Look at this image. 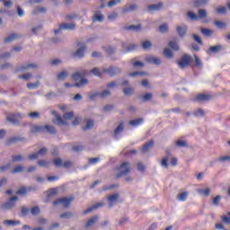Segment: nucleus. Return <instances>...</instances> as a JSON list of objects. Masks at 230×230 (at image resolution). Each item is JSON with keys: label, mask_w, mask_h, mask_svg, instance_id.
Listing matches in <instances>:
<instances>
[{"label": "nucleus", "mask_w": 230, "mask_h": 230, "mask_svg": "<svg viewBox=\"0 0 230 230\" xmlns=\"http://www.w3.org/2000/svg\"><path fill=\"white\" fill-rule=\"evenodd\" d=\"M220 195H217L216 196L214 199H213V204L214 206H218V204H220Z\"/></svg>", "instance_id": "nucleus-61"}, {"label": "nucleus", "mask_w": 230, "mask_h": 230, "mask_svg": "<svg viewBox=\"0 0 230 230\" xmlns=\"http://www.w3.org/2000/svg\"><path fill=\"white\" fill-rule=\"evenodd\" d=\"M31 215H33V217L39 215V213H40V208L39 207H33L31 209Z\"/></svg>", "instance_id": "nucleus-45"}, {"label": "nucleus", "mask_w": 230, "mask_h": 230, "mask_svg": "<svg viewBox=\"0 0 230 230\" xmlns=\"http://www.w3.org/2000/svg\"><path fill=\"white\" fill-rule=\"evenodd\" d=\"M208 49L209 51H211V53H218V51H221V49H223V47L221 45L212 46Z\"/></svg>", "instance_id": "nucleus-30"}, {"label": "nucleus", "mask_w": 230, "mask_h": 230, "mask_svg": "<svg viewBox=\"0 0 230 230\" xmlns=\"http://www.w3.org/2000/svg\"><path fill=\"white\" fill-rule=\"evenodd\" d=\"M143 123V119H137L129 121V125L133 127H137V125H141Z\"/></svg>", "instance_id": "nucleus-35"}, {"label": "nucleus", "mask_w": 230, "mask_h": 230, "mask_svg": "<svg viewBox=\"0 0 230 230\" xmlns=\"http://www.w3.org/2000/svg\"><path fill=\"white\" fill-rule=\"evenodd\" d=\"M188 199V192L184 191L178 195V199L181 202H184Z\"/></svg>", "instance_id": "nucleus-39"}, {"label": "nucleus", "mask_w": 230, "mask_h": 230, "mask_svg": "<svg viewBox=\"0 0 230 230\" xmlns=\"http://www.w3.org/2000/svg\"><path fill=\"white\" fill-rule=\"evenodd\" d=\"M53 123H56L58 125H67V122L64 121V119H62V117H60V115H56V119L53 120Z\"/></svg>", "instance_id": "nucleus-28"}, {"label": "nucleus", "mask_w": 230, "mask_h": 230, "mask_svg": "<svg viewBox=\"0 0 230 230\" xmlns=\"http://www.w3.org/2000/svg\"><path fill=\"white\" fill-rule=\"evenodd\" d=\"M118 17V13H112L108 15L109 21H114Z\"/></svg>", "instance_id": "nucleus-64"}, {"label": "nucleus", "mask_w": 230, "mask_h": 230, "mask_svg": "<svg viewBox=\"0 0 230 230\" xmlns=\"http://www.w3.org/2000/svg\"><path fill=\"white\" fill-rule=\"evenodd\" d=\"M53 164L57 167V168H71V166H73V162L71 161H62V158H55L53 160Z\"/></svg>", "instance_id": "nucleus-6"}, {"label": "nucleus", "mask_w": 230, "mask_h": 230, "mask_svg": "<svg viewBox=\"0 0 230 230\" xmlns=\"http://www.w3.org/2000/svg\"><path fill=\"white\" fill-rule=\"evenodd\" d=\"M22 170H24V167L18 165L12 171V173H19L22 172Z\"/></svg>", "instance_id": "nucleus-56"}, {"label": "nucleus", "mask_w": 230, "mask_h": 230, "mask_svg": "<svg viewBox=\"0 0 230 230\" xmlns=\"http://www.w3.org/2000/svg\"><path fill=\"white\" fill-rule=\"evenodd\" d=\"M137 10V5L136 4H131V5H128V6H126L123 10L124 13H128V12H134Z\"/></svg>", "instance_id": "nucleus-31"}, {"label": "nucleus", "mask_w": 230, "mask_h": 230, "mask_svg": "<svg viewBox=\"0 0 230 230\" xmlns=\"http://www.w3.org/2000/svg\"><path fill=\"white\" fill-rule=\"evenodd\" d=\"M142 46L144 49H148L152 47V42H150L149 40L144 41Z\"/></svg>", "instance_id": "nucleus-54"}, {"label": "nucleus", "mask_w": 230, "mask_h": 230, "mask_svg": "<svg viewBox=\"0 0 230 230\" xmlns=\"http://www.w3.org/2000/svg\"><path fill=\"white\" fill-rule=\"evenodd\" d=\"M153 98V94L148 93H146L142 99H143V102H149V100H151Z\"/></svg>", "instance_id": "nucleus-53"}, {"label": "nucleus", "mask_w": 230, "mask_h": 230, "mask_svg": "<svg viewBox=\"0 0 230 230\" xmlns=\"http://www.w3.org/2000/svg\"><path fill=\"white\" fill-rule=\"evenodd\" d=\"M146 61L148 64H154L155 66H159L161 64V58H157V57H147L146 58Z\"/></svg>", "instance_id": "nucleus-16"}, {"label": "nucleus", "mask_w": 230, "mask_h": 230, "mask_svg": "<svg viewBox=\"0 0 230 230\" xmlns=\"http://www.w3.org/2000/svg\"><path fill=\"white\" fill-rule=\"evenodd\" d=\"M28 116L32 119H37L38 118H40V114L38 111H34V112L29 113Z\"/></svg>", "instance_id": "nucleus-51"}, {"label": "nucleus", "mask_w": 230, "mask_h": 230, "mask_svg": "<svg viewBox=\"0 0 230 230\" xmlns=\"http://www.w3.org/2000/svg\"><path fill=\"white\" fill-rule=\"evenodd\" d=\"M87 75V71H83V72H75L73 75H72V80H75V82H78L80 81V83H76L74 84L66 83L65 84V87H82V85H85L87 84H89V81L85 78H82L83 76H85Z\"/></svg>", "instance_id": "nucleus-1"}, {"label": "nucleus", "mask_w": 230, "mask_h": 230, "mask_svg": "<svg viewBox=\"0 0 230 230\" xmlns=\"http://www.w3.org/2000/svg\"><path fill=\"white\" fill-rule=\"evenodd\" d=\"M77 46H81V48L77 49L76 52L73 53V57H78V58H82L85 54V49H87V47H85V44L84 43H78Z\"/></svg>", "instance_id": "nucleus-13"}, {"label": "nucleus", "mask_w": 230, "mask_h": 230, "mask_svg": "<svg viewBox=\"0 0 230 230\" xmlns=\"http://www.w3.org/2000/svg\"><path fill=\"white\" fill-rule=\"evenodd\" d=\"M31 77V74H30V73L21 75L18 76V78H21L22 80H30Z\"/></svg>", "instance_id": "nucleus-57"}, {"label": "nucleus", "mask_w": 230, "mask_h": 230, "mask_svg": "<svg viewBox=\"0 0 230 230\" xmlns=\"http://www.w3.org/2000/svg\"><path fill=\"white\" fill-rule=\"evenodd\" d=\"M199 193H202L203 195H205V197H208V195L211 193V190L209 189L199 190Z\"/></svg>", "instance_id": "nucleus-62"}, {"label": "nucleus", "mask_w": 230, "mask_h": 230, "mask_svg": "<svg viewBox=\"0 0 230 230\" xmlns=\"http://www.w3.org/2000/svg\"><path fill=\"white\" fill-rule=\"evenodd\" d=\"M123 132V122L120 123L114 130L115 136H118V134Z\"/></svg>", "instance_id": "nucleus-43"}, {"label": "nucleus", "mask_w": 230, "mask_h": 230, "mask_svg": "<svg viewBox=\"0 0 230 230\" xmlns=\"http://www.w3.org/2000/svg\"><path fill=\"white\" fill-rule=\"evenodd\" d=\"M17 141H21L20 137H13L6 141V145H12V143H17Z\"/></svg>", "instance_id": "nucleus-40"}, {"label": "nucleus", "mask_w": 230, "mask_h": 230, "mask_svg": "<svg viewBox=\"0 0 230 230\" xmlns=\"http://www.w3.org/2000/svg\"><path fill=\"white\" fill-rule=\"evenodd\" d=\"M206 4H208V0H194V6H196V8L206 6Z\"/></svg>", "instance_id": "nucleus-26"}, {"label": "nucleus", "mask_w": 230, "mask_h": 230, "mask_svg": "<svg viewBox=\"0 0 230 230\" xmlns=\"http://www.w3.org/2000/svg\"><path fill=\"white\" fill-rule=\"evenodd\" d=\"M105 51H106V53H108V55H112V53H115L116 49L111 48V47H106Z\"/></svg>", "instance_id": "nucleus-60"}, {"label": "nucleus", "mask_w": 230, "mask_h": 230, "mask_svg": "<svg viewBox=\"0 0 230 230\" xmlns=\"http://www.w3.org/2000/svg\"><path fill=\"white\" fill-rule=\"evenodd\" d=\"M69 76V74L66 71H62L58 75V80H66Z\"/></svg>", "instance_id": "nucleus-32"}, {"label": "nucleus", "mask_w": 230, "mask_h": 230, "mask_svg": "<svg viewBox=\"0 0 230 230\" xmlns=\"http://www.w3.org/2000/svg\"><path fill=\"white\" fill-rule=\"evenodd\" d=\"M123 93H124V94H126V96H130V94H132V93H134V89L124 88Z\"/></svg>", "instance_id": "nucleus-55"}, {"label": "nucleus", "mask_w": 230, "mask_h": 230, "mask_svg": "<svg viewBox=\"0 0 230 230\" xmlns=\"http://www.w3.org/2000/svg\"><path fill=\"white\" fill-rule=\"evenodd\" d=\"M119 195L115 193L112 194L111 196L108 197V202H109V207L112 208V206H114V204H116V202H118V199H119Z\"/></svg>", "instance_id": "nucleus-17"}, {"label": "nucleus", "mask_w": 230, "mask_h": 230, "mask_svg": "<svg viewBox=\"0 0 230 230\" xmlns=\"http://www.w3.org/2000/svg\"><path fill=\"white\" fill-rule=\"evenodd\" d=\"M96 163H100V157H95V158H90L89 159V164H96Z\"/></svg>", "instance_id": "nucleus-63"}, {"label": "nucleus", "mask_w": 230, "mask_h": 230, "mask_svg": "<svg viewBox=\"0 0 230 230\" xmlns=\"http://www.w3.org/2000/svg\"><path fill=\"white\" fill-rule=\"evenodd\" d=\"M17 200H19V198L13 196L7 202L4 203L2 208H4V209H12V208H15V202H17Z\"/></svg>", "instance_id": "nucleus-10"}, {"label": "nucleus", "mask_w": 230, "mask_h": 230, "mask_svg": "<svg viewBox=\"0 0 230 230\" xmlns=\"http://www.w3.org/2000/svg\"><path fill=\"white\" fill-rule=\"evenodd\" d=\"M98 216H94L93 217L90 218L85 224L86 229H89V227L94 226L95 222H98Z\"/></svg>", "instance_id": "nucleus-24"}, {"label": "nucleus", "mask_w": 230, "mask_h": 230, "mask_svg": "<svg viewBox=\"0 0 230 230\" xmlns=\"http://www.w3.org/2000/svg\"><path fill=\"white\" fill-rule=\"evenodd\" d=\"M198 13L199 15H197L193 12H189L187 15L189 18H190L191 21H199V19H206V17H208V13L204 9H199L198 11Z\"/></svg>", "instance_id": "nucleus-5"}, {"label": "nucleus", "mask_w": 230, "mask_h": 230, "mask_svg": "<svg viewBox=\"0 0 230 230\" xmlns=\"http://www.w3.org/2000/svg\"><path fill=\"white\" fill-rule=\"evenodd\" d=\"M71 217H73V212H65L60 215V218L69 219Z\"/></svg>", "instance_id": "nucleus-42"}, {"label": "nucleus", "mask_w": 230, "mask_h": 230, "mask_svg": "<svg viewBox=\"0 0 230 230\" xmlns=\"http://www.w3.org/2000/svg\"><path fill=\"white\" fill-rule=\"evenodd\" d=\"M194 116H196V118L201 117L204 118L205 116V112L204 110L202 109H198L196 111H194Z\"/></svg>", "instance_id": "nucleus-36"}, {"label": "nucleus", "mask_w": 230, "mask_h": 230, "mask_svg": "<svg viewBox=\"0 0 230 230\" xmlns=\"http://www.w3.org/2000/svg\"><path fill=\"white\" fill-rule=\"evenodd\" d=\"M17 39H21V35L17 33H13L10 34L7 38H5L4 42H5V44H10V42H13V40H17Z\"/></svg>", "instance_id": "nucleus-18"}, {"label": "nucleus", "mask_w": 230, "mask_h": 230, "mask_svg": "<svg viewBox=\"0 0 230 230\" xmlns=\"http://www.w3.org/2000/svg\"><path fill=\"white\" fill-rule=\"evenodd\" d=\"M215 25L219 28V30H224L226 28V22H220V21H216Z\"/></svg>", "instance_id": "nucleus-46"}, {"label": "nucleus", "mask_w": 230, "mask_h": 230, "mask_svg": "<svg viewBox=\"0 0 230 230\" xmlns=\"http://www.w3.org/2000/svg\"><path fill=\"white\" fill-rule=\"evenodd\" d=\"M201 33L203 35H206L207 37H209V36L213 35V31H211L209 29H206V28H201Z\"/></svg>", "instance_id": "nucleus-37"}, {"label": "nucleus", "mask_w": 230, "mask_h": 230, "mask_svg": "<svg viewBox=\"0 0 230 230\" xmlns=\"http://www.w3.org/2000/svg\"><path fill=\"white\" fill-rule=\"evenodd\" d=\"M177 64L181 69H184V67H188L191 64V58L190 55L184 54L181 60L177 61Z\"/></svg>", "instance_id": "nucleus-8"}, {"label": "nucleus", "mask_w": 230, "mask_h": 230, "mask_svg": "<svg viewBox=\"0 0 230 230\" xmlns=\"http://www.w3.org/2000/svg\"><path fill=\"white\" fill-rule=\"evenodd\" d=\"M104 204L103 203H97L91 208L85 209L83 211L84 215H87L88 213H91L92 211H94V209H98V208H102Z\"/></svg>", "instance_id": "nucleus-20"}, {"label": "nucleus", "mask_w": 230, "mask_h": 230, "mask_svg": "<svg viewBox=\"0 0 230 230\" xmlns=\"http://www.w3.org/2000/svg\"><path fill=\"white\" fill-rule=\"evenodd\" d=\"M176 146H178L179 147L182 148L184 146H188V144H186L185 141L178 140V141H176Z\"/></svg>", "instance_id": "nucleus-59"}, {"label": "nucleus", "mask_w": 230, "mask_h": 230, "mask_svg": "<svg viewBox=\"0 0 230 230\" xmlns=\"http://www.w3.org/2000/svg\"><path fill=\"white\" fill-rule=\"evenodd\" d=\"M121 3V0H111L109 3H108V6L109 8H112L113 6H116V4Z\"/></svg>", "instance_id": "nucleus-49"}, {"label": "nucleus", "mask_w": 230, "mask_h": 230, "mask_svg": "<svg viewBox=\"0 0 230 230\" xmlns=\"http://www.w3.org/2000/svg\"><path fill=\"white\" fill-rule=\"evenodd\" d=\"M48 154V149L46 147H43L40 149L37 153L29 155V159L31 161H33L35 159H39V155H46Z\"/></svg>", "instance_id": "nucleus-12"}, {"label": "nucleus", "mask_w": 230, "mask_h": 230, "mask_svg": "<svg viewBox=\"0 0 230 230\" xmlns=\"http://www.w3.org/2000/svg\"><path fill=\"white\" fill-rule=\"evenodd\" d=\"M176 31L180 37H184V35H186V32L188 31V27H186V25L178 26L176 28Z\"/></svg>", "instance_id": "nucleus-21"}, {"label": "nucleus", "mask_w": 230, "mask_h": 230, "mask_svg": "<svg viewBox=\"0 0 230 230\" xmlns=\"http://www.w3.org/2000/svg\"><path fill=\"white\" fill-rule=\"evenodd\" d=\"M93 127H94V122L93 120H88L86 122V126L84 128H83V130H89V129L93 128Z\"/></svg>", "instance_id": "nucleus-41"}, {"label": "nucleus", "mask_w": 230, "mask_h": 230, "mask_svg": "<svg viewBox=\"0 0 230 230\" xmlns=\"http://www.w3.org/2000/svg\"><path fill=\"white\" fill-rule=\"evenodd\" d=\"M164 55L166 58H173V52L168 48L164 49Z\"/></svg>", "instance_id": "nucleus-29"}, {"label": "nucleus", "mask_w": 230, "mask_h": 230, "mask_svg": "<svg viewBox=\"0 0 230 230\" xmlns=\"http://www.w3.org/2000/svg\"><path fill=\"white\" fill-rule=\"evenodd\" d=\"M163 8V3H158L157 4H150L147 6L148 12H157Z\"/></svg>", "instance_id": "nucleus-19"}, {"label": "nucleus", "mask_w": 230, "mask_h": 230, "mask_svg": "<svg viewBox=\"0 0 230 230\" xmlns=\"http://www.w3.org/2000/svg\"><path fill=\"white\" fill-rule=\"evenodd\" d=\"M40 82H36V83H30L27 84L28 89H37V87H39L40 85Z\"/></svg>", "instance_id": "nucleus-50"}, {"label": "nucleus", "mask_w": 230, "mask_h": 230, "mask_svg": "<svg viewBox=\"0 0 230 230\" xmlns=\"http://www.w3.org/2000/svg\"><path fill=\"white\" fill-rule=\"evenodd\" d=\"M96 21H98V22H102L103 21V16L102 15V13H100V12H98L93 19V22H96Z\"/></svg>", "instance_id": "nucleus-33"}, {"label": "nucleus", "mask_w": 230, "mask_h": 230, "mask_svg": "<svg viewBox=\"0 0 230 230\" xmlns=\"http://www.w3.org/2000/svg\"><path fill=\"white\" fill-rule=\"evenodd\" d=\"M118 170L119 172L116 177L117 179H119V177H123V175L130 173V164L128 162H124L118 167Z\"/></svg>", "instance_id": "nucleus-4"}, {"label": "nucleus", "mask_w": 230, "mask_h": 230, "mask_svg": "<svg viewBox=\"0 0 230 230\" xmlns=\"http://www.w3.org/2000/svg\"><path fill=\"white\" fill-rule=\"evenodd\" d=\"M28 191H31V187H29V188L22 187L16 191V194L17 195H26V193H28Z\"/></svg>", "instance_id": "nucleus-25"}, {"label": "nucleus", "mask_w": 230, "mask_h": 230, "mask_svg": "<svg viewBox=\"0 0 230 230\" xmlns=\"http://www.w3.org/2000/svg\"><path fill=\"white\" fill-rule=\"evenodd\" d=\"M31 67H37L35 64H28L26 66H22L17 71H26V69H30Z\"/></svg>", "instance_id": "nucleus-34"}, {"label": "nucleus", "mask_w": 230, "mask_h": 230, "mask_svg": "<svg viewBox=\"0 0 230 230\" xmlns=\"http://www.w3.org/2000/svg\"><path fill=\"white\" fill-rule=\"evenodd\" d=\"M4 224H5L6 226H19V224H21V221L4 220Z\"/></svg>", "instance_id": "nucleus-38"}, {"label": "nucleus", "mask_w": 230, "mask_h": 230, "mask_svg": "<svg viewBox=\"0 0 230 230\" xmlns=\"http://www.w3.org/2000/svg\"><path fill=\"white\" fill-rule=\"evenodd\" d=\"M75 200L74 197L70 198H59L54 201V206H60L62 204L64 208H68L71 205V202Z\"/></svg>", "instance_id": "nucleus-7"}, {"label": "nucleus", "mask_w": 230, "mask_h": 230, "mask_svg": "<svg viewBox=\"0 0 230 230\" xmlns=\"http://www.w3.org/2000/svg\"><path fill=\"white\" fill-rule=\"evenodd\" d=\"M151 148H154V140H149L142 147V152H148Z\"/></svg>", "instance_id": "nucleus-23"}, {"label": "nucleus", "mask_w": 230, "mask_h": 230, "mask_svg": "<svg viewBox=\"0 0 230 230\" xmlns=\"http://www.w3.org/2000/svg\"><path fill=\"white\" fill-rule=\"evenodd\" d=\"M122 48L126 49V51H134V49H136L137 47L136 45H129L128 47H126L125 43H123Z\"/></svg>", "instance_id": "nucleus-48"}, {"label": "nucleus", "mask_w": 230, "mask_h": 230, "mask_svg": "<svg viewBox=\"0 0 230 230\" xmlns=\"http://www.w3.org/2000/svg\"><path fill=\"white\" fill-rule=\"evenodd\" d=\"M12 160H13V163H19V161H22V155H13Z\"/></svg>", "instance_id": "nucleus-52"}, {"label": "nucleus", "mask_w": 230, "mask_h": 230, "mask_svg": "<svg viewBox=\"0 0 230 230\" xmlns=\"http://www.w3.org/2000/svg\"><path fill=\"white\" fill-rule=\"evenodd\" d=\"M76 28V25L75 23H61L59 25V29L55 30L54 33L57 35V33H60L62 30H75Z\"/></svg>", "instance_id": "nucleus-11"}, {"label": "nucleus", "mask_w": 230, "mask_h": 230, "mask_svg": "<svg viewBox=\"0 0 230 230\" xmlns=\"http://www.w3.org/2000/svg\"><path fill=\"white\" fill-rule=\"evenodd\" d=\"M22 116L21 115V113H13L11 115H9L6 119L7 121H9L10 123H13V125H19V121H21Z\"/></svg>", "instance_id": "nucleus-9"}, {"label": "nucleus", "mask_w": 230, "mask_h": 230, "mask_svg": "<svg viewBox=\"0 0 230 230\" xmlns=\"http://www.w3.org/2000/svg\"><path fill=\"white\" fill-rule=\"evenodd\" d=\"M169 48L172 49V51H179V44L175 40H172L169 42Z\"/></svg>", "instance_id": "nucleus-27"}, {"label": "nucleus", "mask_w": 230, "mask_h": 230, "mask_svg": "<svg viewBox=\"0 0 230 230\" xmlns=\"http://www.w3.org/2000/svg\"><path fill=\"white\" fill-rule=\"evenodd\" d=\"M159 31L161 33H166V31H168V24L164 23L162 25L159 26Z\"/></svg>", "instance_id": "nucleus-44"}, {"label": "nucleus", "mask_w": 230, "mask_h": 230, "mask_svg": "<svg viewBox=\"0 0 230 230\" xmlns=\"http://www.w3.org/2000/svg\"><path fill=\"white\" fill-rule=\"evenodd\" d=\"M97 96L100 98H107V96H111V92L109 90H104L102 93H95L89 95L90 100H95Z\"/></svg>", "instance_id": "nucleus-14"}, {"label": "nucleus", "mask_w": 230, "mask_h": 230, "mask_svg": "<svg viewBox=\"0 0 230 230\" xmlns=\"http://www.w3.org/2000/svg\"><path fill=\"white\" fill-rule=\"evenodd\" d=\"M194 100L195 102H209V100H211V95L206 94V93H200V94H198Z\"/></svg>", "instance_id": "nucleus-15"}, {"label": "nucleus", "mask_w": 230, "mask_h": 230, "mask_svg": "<svg viewBox=\"0 0 230 230\" xmlns=\"http://www.w3.org/2000/svg\"><path fill=\"white\" fill-rule=\"evenodd\" d=\"M91 73H93L95 76H102V75H105V73L109 75V76H114V75H118V73H121V70L119 68L110 66V68L103 69L102 72H100L98 67H94L91 70Z\"/></svg>", "instance_id": "nucleus-2"}, {"label": "nucleus", "mask_w": 230, "mask_h": 230, "mask_svg": "<svg viewBox=\"0 0 230 230\" xmlns=\"http://www.w3.org/2000/svg\"><path fill=\"white\" fill-rule=\"evenodd\" d=\"M161 166L164 168H168V157H164L161 161Z\"/></svg>", "instance_id": "nucleus-58"}, {"label": "nucleus", "mask_w": 230, "mask_h": 230, "mask_svg": "<svg viewBox=\"0 0 230 230\" xmlns=\"http://www.w3.org/2000/svg\"><path fill=\"white\" fill-rule=\"evenodd\" d=\"M31 132H47L48 134H57V128L53 126H34Z\"/></svg>", "instance_id": "nucleus-3"}, {"label": "nucleus", "mask_w": 230, "mask_h": 230, "mask_svg": "<svg viewBox=\"0 0 230 230\" xmlns=\"http://www.w3.org/2000/svg\"><path fill=\"white\" fill-rule=\"evenodd\" d=\"M74 117L75 113H73L72 111L66 112L63 115L64 119H73Z\"/></svg>", "instance_id": "nucleus-47"}, {"label": "nucleus", "mask_w": 230, "mask_h": 230, "mask_svg": "<svg viewBox=\"0 0 230 230\" xmlns=\"http://www.w3.org/2000/svg\"><path fill=\"white\" fill-rule=\"evenodd\" d=\"M124 30L128 31H141V24L126 26Z\"/></svg>", "instance_id": "nucleus-22"}]
</instances>
